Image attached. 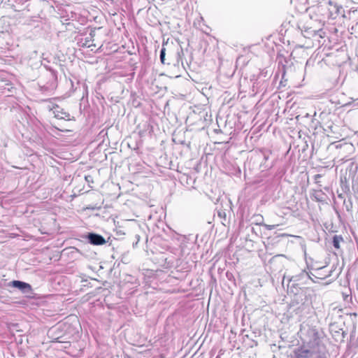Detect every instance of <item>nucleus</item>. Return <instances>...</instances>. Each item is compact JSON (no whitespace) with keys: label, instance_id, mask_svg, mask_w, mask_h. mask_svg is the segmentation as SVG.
I'll return each instance as SVG.
<instances>
[{"label":"nucleus","instance_id":"6","mask_svg":"<svg viewBox=\"0 0 358 358\" xmlns=\"http://www.w3.org/2000/svg\"><path fill=\"white\" fill-rule=\"evenodd\" d=\"M166 48L163 46L160 51V60L162 64H165Z\"/></svg>","mask_w":358,"mask_h":358},{"label":"nucleus","instance_id":"5","mask_svg":"<svg viewBox=\"0 0 358 358\" xmlns=\"http://www.w3.org/2000/svg\"><path fill=\"white\" fill-rule=\"evenodd\" d=\"M334 8L335 9L336 13H330V16L331 17H335V15H338L340 13V10H341L343 8V7L340 5L335 3V4H334Z\"/></svg>","mask_w":358,"mask_h":358},{"label":"nucleus","instance_id":"11","mask_svg":"<svg viewBox=\"0 0 358 358\" xmlns=\"http://www.w3.org/2000/svg\"><path fill=\"white\" fill-rule=\"evenodd\" d=\"M329 3L330 5H333L331 1H329Z\"/></svg>","mask_w":358,"mask_h":358},{"label":"nucleus","instance_id":"4","mask_svg":"<svg viewBox=\"0 0 358 358\" xmlns=\"http://www.w3.org/2000/svg\"><path fill=\"white\" fill-rule=\"evenodd\" d=\"M343 241V238L341 236L335 235L333 237V245L335 248H340V243Z\"/></svg>","mask_w":358,"mask_h":358},{"label":"nucleus","instance_id":"2","mask_svg":"<svg viewBox=\"0 0 358 358\" xmlns=\"http://www.w3.org/2000/svg\"><path fill=\"white\" fill-rule=\"evenodd\" d=\"M10 285L13 287L20 289L24 294H29L31 292V286L27 282L20 280H13L10 282Z\"/></svg>","mask_w":358,"mask_h":358},{"label":"nucleus","instance_id":"1","mask_svg":"<svg viewBox=\"0 0 358 358\" xmlns=\"http://www.w3.org/2000/svg\"><path fill=\"white\" fill-rule=\"evenodd\" d=\"M322 357L318 355L316 353H314L313 352L303 349L300 348L297 349L294 352V358H322Z\"/></svg>","mask_w":358,"mask_h":358},{"label":"nucleus","instance_id":"9","mask_svg":"<svg viewBox=\"0 0 358 358\" xmlns=\"http://www.w3.org/2000/svg\"><path fill=\"white\" fill-rule=\"evenodd\" d=\"M61 327H62V324H59V325H58V326H57V327H53V328H52V329L50 330L49 333H50V334L55 333L56 331L59 330V329L61 328Z\"/></svg>","mask_w":358,"mask_h":358},{"label":"nucleus","instance_id":"12","mask_svg":"<svg viewBox=\"0 0 358 358\" xmlns=\"http://www.w3.org/2000/svg\"><path fill=\"white\" fill-rule=\"evenodd\" d=\"M357 99H358V97H357Z\"/></svg>","mask_w":358,"mask_h":358},{"label":"nucleus","instance_id":"3","mask_svg":"<svg viewBox=\"0 0 358 358\" xmlns=\"http://www.w3.org/2000/svg\"><path fill=\"white\" fill-rule=\"evenodd\" d=\"M89 242L94 245H101L106 243L104 238L97 234L90 233L87 235Z\"/></svg>","mask_w":358,"mask_h":358},{"label":"nucleus","instance_id":"10","mask_svg":"<svg viewBox=\"0 0 358 358\" xmlns=\"http://www.w3.org/2000/svg\"><path fill=\"white\" fill-rule=\"evenodd\" d=\"M55 342L58 343H64V341L62 340V336H59L57 338H53Z\"/></svg>","mask_w":358,"mask_h":358},{"label":"nucleus","instance_id":"7","mask_svg":"<svg viewBox=\"0 0 358 358\" xmlns=\"http://www.w3.org/2000/svg\"><path fill=\"white\" fill-rule=\"evenodd\" d=\"M256 217V224H258V225H264V224L263 223V217L261 216V215H257L255 216Z\"/></svg>","mask_w":358,"mask_h":358},{"label":"nucleus","instance_id":"8","mask_svg":"<svg viewBox=\"0 0 358 358\" xmlns=\"http://www.w3.org/2000/svg\"><path fill=\"white\" fill-rule=\"evenodd\" d=\"M263 226L268 230H273V229H275V227H277V225H275V224L270 225V224H264Z\"/></svg>","mask_w":358,"mask_h":358}]
</instances>
